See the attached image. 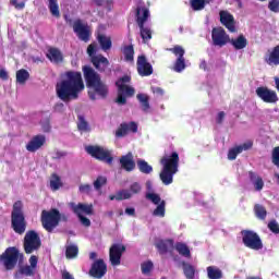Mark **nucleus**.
I'll list each match as a JSON object with an SVG mask.
<instances>
[{"instance_id":"nucleus-1","label":"nucleus","mask_w":279,"mask_h":279,"mask_svg":"<svg viewBox=\"0 0 279 279\" xmlns=\"http://www.w3.org/2000/svg\"><path fill=\"white\" fill-rule=\"evenodd\" d=\"M64 77L56 84L57 97L69 104L73 99H80V94L86 88L84 85V78L82 77V72L80 71H66L63 75Z\"/></svg>"},{"instance_id":"nucleus-2","label":"nucleus","mask_w":279,"mask_h":279,"mask_svg":"<svg viewBox=\"0 0 279 279\" xmlns=\"http://www.w3.org/2000/svg\"><path fill=\"white\" fill-rule=\"evenodd\" d=\"M84 80L86 82L87 88H93L94 92H88V97L92 101L97 99V95L100 99H106L108 97V85L101 81V75L95 71L90 65H84L82 68Z\"/></svg>"},{"instance_id":"nucleus-3","label":"nucleus","mask_w":279,"mask_h":279,"mask_svg":"<svg viewBox=\"0 0 279 279\" xmlns=\"http://www.w3.org/2000/svg\"><path fill=\"white\" fill-rule=\"evenodd\" d=\"M162 170L159 178L166 186L173 184V175L178 173V167H180V155L178 151H173L170 156H163L160 159Z\"/></svg>"},{"instance_id":"nucleus-4","label":"nucleus","mask_w":279,"mask_h":279,"mask_svg":"<svg viewBox=\"0 0 279 279\" xmlns=\"http://www.w3.org/2000/svg\"><path fill=\"white\" fill-rule=\"evenodd\" d=\"M23 258H25V255L21 253L19 247L9 246L0 254V265H2L5 271H13V269H16L19 260L21 262Z\"/></svg>"},{"instance_id":"nucleus-5","label":"nucleus","mask_w":279,"mask_h":279,"mask_svg":"<svg viewBox=\"0 0 279 279\" xmlns=\"http://www.w3.org/2000/svg\"><path fill=\"white\" fill-rule=\"evenodd\" d=\"M11 228L15 234H25L27 230V220H25V214L23 213V202L16 201L13 204L11 213Z\"/></svg>"},{"instance_id":"nucleus-6","label":"nucleus","mask_w":279,"mask_h":279,"mask_svg":"<svg viewBox=\"0 0 279 279\" xmlns=\"http://www.w3.org/2000/svg\"><path fill=\"white\" fill-rule=\"evenodd\" d=\"M130 82H132V77L128 75L120 77L116 82V86L118 88V96L116 98V104H118L119 106H125V104H128V98L136 94V89L128 85L130 84Z\"/></svg>"},{"instance_id":"nucleus-7","label":"nucleus","mask_w":279,"mask_h":279,"mask_svg":"<svg viewBox=\"0 0 279 279\" xmlns=\"http://www.w3.org/2000/svg\"><path fill=\"white\" fill-rule=\"evenodd\" d=\"M40 222L46 232H53L60 226V210L51 208L50 210L44 209L40 216Z\"/></svg>"},{"instance_id":"nucleus-8","label":"nucleus","mask_w":279,"mask_h":279,"mask_svg":"<svg viewBox=\"0 0 279 279\" xmlns=\"http://www.w3.org/2000/svg\"><path fill=\"white\" fill-rule=\"evenodd\" d=\"M87 54L90 58L93 66L98 70L99 73H106V69L110 66V61L104 54H97V44H90L87 47Z\"/></svg>"},{"instance_id":"nucleus-9","label":"nucleus","mask_w":279,"mask_h":279,"mask_svg":"<svg viewBox=\"0 0 279 279\" xmlns=\"http://www.w3.org/2000/svg\"><path fill=\"white\" fill-rule=\"evenodd\" d=\"M23 247L25 254H34L43 247V240L40 235L35 230H28L24 235Z\"/></svg>"},{"instance_id":"nucleus-10","label":"nucleus","mask_w":279,"mask_h":279,"mask_svg":"<svg viewBox=\"0 0 279 279\" xmlns=\"http://www.w3.org/2000/svg\"><path fill=\"white\" fill-rule=\"evenodd\" d=\"M241 235L243 245L248 247V250H254L255 252L263 250V240L260 239V235H258V233L255 231L242 230Z\"/></svg>"},{"instance_id":"nucleus-11","label":"nucleus","mask_w":279,"mask_h":279,"mask_svg":"<svg viewBox=\"0 0 279 279\" xmlns=\"http://www.w3.org/2000/svg\"><path fill=\"white\" fill-rule=\"evenodd\" d=\"M85 150L92 156V158H96V160H100L101 162H107V165H112L114 157L104 147L100 146H86Z\"/></svg>"},{"instance_id":"nucleus-12","label":"nucleus","mask_w":279,"mask_h":279,"mask_svg":"<svg viewBox=\"0 0 279 279\" xmlns=\"http://www.w3.org/2000/svg\"><path fill=\"white\" fill-rule=\"evenodd\" d=\"M167 51H170L174 56H177V60L172 66V71L175 73H182L184 69H186V59H184V54L186 51L180 45L174 46L173 48H168Z\"/></svg>"},{"instance_id":"nucleus-13","label":"nucleus","mask_w":279,"mask_h":279,"mask_svg":"<svg viewBox=\"0 0 279 279\" xmlns=\"http://www.w3.org/2000/svg\"><path fill=\"white\" fill-rule=\"evenodd\" d=\"M72 27L78 40H82L83 43H88L90 40L93 33L90 32V26H88V24H84L82 20L77 19L74 21Z\"/></svg>"},{"instance_id":"nucleus-14","label":"nucleus","mask_w":279,"mask_h":279,"mask_svg":"<svg viewBox=\"0 0 279 279\" xmlns=\"http://www.w3.org/2000/svg\"><path fill=\"white\" fill-rule=\"evenodd\" d=\"M211 43L214 47H226V45L230 44V35L221 26L214 27L211 29Z\"/></svg>"},{"instance_id":"nucleus-15","label":"nucleus","mask_w":279,"mask_h":279,"mask_svg":"<svg viewBox=\"0 0 279 279\" xmlns=\"http://www.w3.org/2000/svg\"><path fill=\"white\" fill-rule=\"evenodd\" d=\"M258 98L264 101V104H276L278 102V94L274 89H269L267 86L257 87L255 90Z\"/></svg>"},{"instance_id":"nucleus-16","label":"nucleus","mask_w":279,"mask_h":279,"mask_svg":"<svg viewBox=\"0 0 279 279\" xmlns=\"http://www.w3.org/2000/svg\"><path fill=\"white\" fill-rule=\"evenodd\" d=\"M123 252H125V245L123 244H112L109 248V260L112 267H119L121 265V256H123Z\"/></svg>"},{"instance_id":"nucleus-17","label":"nucleus","mask_w":279,"mask_h":279,"mask_svg":"<svg viewBox=\"0 0 279 279\" xmlns=\"http://www.w3.org/2000/svg\"><path fill=\"white\" fill-rule=\"evenodd\" d=\"M137 73L141 77H149V75L154 74V66L151 63L147 61V57L145 54H141L137 57Z\"/></svg>"},{"instance_id":"nucleus-18","label":"nucleus","mask_w":279,"mask_h":279,"mask_svg":"<svg viewBox=\"0 0 279 279\" xmlns=\"http://www.w3.org/2000/svg\"><path fill=\"white\" fill-rule=\"evenodd\" d=\"M108 272V266L104 259H97L93 263L89 269V276L92 278L101 279Z\"/></svg>"},{"instance_id":"nucleus-19","label":"nucleus","mask_w":279,"mask_h":279,"mask_svg":"<svg viewBox=\"0 0 279 279\" xmlns=\"http://www.w3.org/2000/svg\"><path fill=\"white\" fill-rule=\"evenodd\" d=\"M136 134L138 132V124L134 121L122 122L116 131V138H123L126 134Z\"/></svg>"},{"instance_id":"nucleus-20","label":"nucleus","mask_w":279,"mask_h":279,"mask_svg":"<svg viewBox=\"0 0 279 279\" xmlns=\"http://www.w3.org/2000/svg\"><path fill=\"white\" fill-rule=\"evenodd\" d=\"M155 247L161 256H165V254H168V252L170 256H173V239L159 240L155 243Z\"/></svg>"},{"instance_id":"nucleus-21","label":"nucleus","mask_w":279,"mask_h":279,"mask_svg":"<svg viewBox=\"0 0 279 279\" xmlns=\"http://www.w3.org/2000/svg\"><path fill=\"white\" fill-rule=\"evenodd\" d=\"M220 23L225 25L231 34L236 33V22H234V15L228 11H220Z\"/></svg>"},{"instance_id":"nucleus-22","label":"nucleus","mask_w":279,"mask_h":279,"mask_svg":"<svg viewBox=\"0 0 279 279\" xmlns=\"http://www.w3.org/2000/svg\"><path fill=\"white\" fill-rule=\"evenodd\" d=\"M47 143V137L45 135L39 134L32 137V140L26 144V150L34 154L40 149Z\"/></svg>"},{"instance_id":"nucleus-23","label":"nucleus","mask_w":279,"mask_h":279,"mask_svg":"<svg viewBox=\"0 0 279 279\" xmlns=\"http://www.w3.org/2000/svg\"><path fill=\"white\" fill-rule=\"evenodd\" d=\"M120 167L128 173H132L136 169V162L134 161V156L132 153H128L120 157Z\"/></svg>"},{"instance_id":"nucleus-24","label":"nucleus","mask_w":279,"mask_h":279,"mask_svg":"<svg viewBox=\"0 0 279 279\" xmlns=\"http://www.w3.org/2000/svg\"><path fill=\"white\" fill-rule=\"evenodd\" d=\"M149 8L145 5H137L135 9V21L137 25H145L149 20Z\"/></svg>"},{"instance_id":"nucleus-25","label":"nucleus","mask_w":279,"mask_h":279,"mask_svg":"<svg viewBox=\"0 0 279 279\" xmlns=\"http://www.w3.org/2000/svg\"><path fill=\"white\" fill-rule=\"evenodd\" d=\"M46 58L52 63V64H62L64 62V54H62V51L56 47H50L48 49V52L46 53Z\"/></svg>"},{"instance_id":"nucleus-26","label":"nucleus","mask_w":279,"mask_h":279,"mask_svg":"<svg viewBox=\"0 0 279 279\" xmlns=\"http://www.w3.org/2000/svg\"><path fill=\"white\" fill-rule=\"evenodd\" d=\"M72 210L74 215H95V209L93 208V204H84V203H78L77 205H74L72 207Z\"/></svg>"},{"instance_id":"nucleus-27","label":"nucleus","mask_w":279,"mask_h":279,"mask_svg":"<svg viewBox=\"0 0 279 279\" xmlns=\"http://www.w3.org/2000/svg\"><path fill=\"white\" fill-rule=\"evenodd\" d=\"M229 45H232L236 51H241V49L247 47V38H245V35L241 34L236 38H230Z\"/></svg>"},{"instance_id":"nucleus-28","label":"nucleus","mask_w":279,"mask_h":279,"mask_svg":"<svg viewBox=\"0 0 279 279\" xmlns=\"http://www.w3.org/2000/svg\"><path fill=\"white\" fill-rule=\"evenodd\" d=\"M248 179L252 182L255 191H260L265 187V181H263V178L258 175L254 171H248Z\"/></svg>"},{"instance_id":"nucleus-29","label":"nucleus","mask_w":279,"mask_h":279,"mask_svg":"<svg viewBox=\"0 0 279 279\" xmlns=\"http://www.w3.org/2000/svg\"><path fill=\"white\" fill-rule=\"evenodd\" d=\"M174 250L180 254V256H183V258H191V248H189V245L184 242H177L174 244Z\"/></svg>"},{"instance_id":"nucleus-30","label":"nucleus","mask_w":279,"mask_h":279,"mask_svg":"<svg viewBox=\"0 0 279 279\" xmlns=\"http://www.w3.org/2000/svg\"><path fill=\"white\" fill-rule=\"evenodd\" d=\"M253 213L256 219H259V221H265V219H267V208L263 204H255L253 207Z\"/></svg>"},{"instance_id":"nucleus-31","label":"nucleus","mask_w":279,"mask_h":279,"mask_svg":"<svg viewBox=\"0 0 279 279\" xmlns=\"http://www.w3.org/2000/svg\"><path fill=\"white\" fill-rule=\"evenodd\" d=\"M266 62L269 65L275 64V66H279V45L272 48L268 58H266Z\"/></svg>"},{"instance_id":"nucleus-32","label":"nucleus","mask_w":279,"mask_h":279,"mask_svg":"<svg viewBox=\"0 0 279 279\" xmlns=\"http://www.w3.org/2000/svg\"><path fill=\"white\" fill-rule=\"evenodd\" d=\"M183 274L186 279H195L196 269L195 266L190 263L182 262Z\"/></svg>"},{"instance_id":"nucleus-33","label":"nucleus","mask_w":279,"mask_h":279,"mask_svg":"<svg viewBox=\"0 0 279 279\" xmlns=\"http://www.w3.org/2000/svg\"><path fill=\"white\" fill-rule=\"evenodd\" d=\"M97 40L102 51H110V49H112V39L110 37H106V35H98Z\"/></svg>"},{"instance_id":"nucleus-34","label":"nucleus","mask_w":279,"mask_h":279,"mask_svg":"<svg viewBox=\"0 0 279 279\" xmlns=\"http://www.w3.org/2000/svg\"><path fill=\"white\" fill-rule=\"evenodd\" d=\"M80 254V248L77 247V245L72 244V245H68L65 247V257L71 260L73 258H77V255Z\"/></svg>"},{"instance_id":"nucleus-35","label":"nucleus","mask_w":279,"mask_h":279,"mask_svg":"<svg viewBox=\"0 0 279 279\" xmlns=\"http://www.w3.org/2000/svg\"><path fill=\"white\" fill-rule=\"evenodd\" d=\"M136 97L142 106L143 112H149V96H147L146 94H137Z\"/></svg>"},{"instance_id":"nucleus-36","label":"nucleus","mask_w":279,"mask_h":279,"mask_svg":"<svg viewBox=\"0 0 279 279\" xmlns=\"http://www.w3.org/2000/svg\"><path fill=\"white\" fill-rule=\"evenodd\" d=\"M207 276L209 279H221L223 277V274L221 272V269L215 266H208Z\"/></svg>"},{"instance_id":"nucleus-37","label":"nucleus","mask_w":279,"mask_h":279,"mask_svg":"<svg viewBox=\"0 0 279 279\" xmlns=\"http://www.w3.org/2000/svg\"><path fill=\"white\" fill-rule=\"evenodd\" d=\"M137 167L141 173H145L146 175H148L149 173H151V171H154V168L147 161H145V159H138Z\"/></svg>"},{"instance_id":"nucleus-38","label":"nucleus","mask_w":279,"mask_h":279,"mask_svg":"<svg viewBox=\"0 0 279 279\" xmlns=\"http://www.w3.org/2000/svg\"><path fill=\"white\" fill-rule=\"evenodd\" d=\"M122 53L126 62H134V46L129 45L124 46L122 49Z\"/></svg>"},{"instance_id":"nucleus-39","label":"nucleus","mask_w":279,"mask_h":279,"mask_svg":"<svg viewBox=\"0 0 279 279\" xmlns=\"http://www.w3.org/2000/svg\"><path fill=\"white\" fill-rule=\"evenodd\" d=\"M138 27L141 38L144 40V43H147V40H151V28L145 26V24L138 25Z\"/></svg>"},{"instance_id":"nucleus-40","label":"nucleus","mask_w":279,"mask_h":279,"mask_svg":"<svg viewBox=\"0 0 279 279\" xmlns=\"http://www.w3.org/2000/svg\"><path fill=\"white\" fill-rule=\"evenodd\" d=\"M48 2L50 14H52L56 19H60V7L58 5V0H48Z\"/></svg>"},{"instance_id":"nucleus-41","label":"nucleus","mask_w":279,"mask_h":279,"mask_svg":"<svg viewBox=\"0 0 279 279\" xmlns=\"http://www.w3.org/2000/svg\"><path fill=\"white\" fill-rule=\"evenodd\" d=\"M29 80V72L25 69H21L16 72L17 84H25Z\"/></svg>"},{"instance_id":"nucleus-42","label":"nucleus","mask_w":279,"mask_h":279,"mask_svg":"<svg viewBox=\"0 0 279 279\" xmlns=\"http://www.w3.org/2000/svg\"><path fill=\"white\" fill-rule=\"evenodd\" d=\"M77 119V130L80 132H90V125L88 124L84 116H78Z\"/></svg>"},{"instance_id":"nucleus-43","label":"nucleus","mask_w":279,"mask_h":279,"mask_svg":"<svg viewBox=\"0 0 279 279\" xmlns=\"http://www.w3.org/2000/svg\"><path fill=\"white\" fill-rule=\"evenodd\" d=\"M60 186H62L60 175H58L57 173H52L50 179V189H52V191H58Z\"/></svg>"},{"instance_id":"nucleus-44","label":"nucleus","mask_w":279,"mask_h":279,"mask_svg":"<svg viewBox=\"0 0 279 279\" xmlns=\"http://www.w3.org/2000/svg\"><path fill=\"white\" fill-rule=\"evenodd\" d=\"M15 276H35V271L32 269L29 265L21 266L16 271Z\"/></svg>"},{"instance_id":"nucleus-45","label":"nucleus","mask_w":279,"mask_h":279,"mask_svg":"<svg viewBox=\"0 0 279 279\" xmlns=\"http://www.w3.org/2000/svg\"><path fill=\"white\" fill-rule=\"evenodd\" d=\"M107 184H108V178H106L104 175H99L94 181V189H95V191H101V187L106 186Z\"/></svg>"},{"instance_id":"nucleus-46","label":"nucleus","mask_w":279,"mask_h":279,"mask_svg":"<svg viewBox=\"0 0 279 279\" xmlns=\"http://www.w3.org/2000/svg\"><path fill=\"white\" fill-rule=\"evenodd\" d=\"M167 203L161 201L160 204L154 209V217H165Z\"/></svg>"},{"instance_id":"nucleus-47","label":"nucleus","mask_w":279,"mask_h":279,"mask_svg":"<svg viewBox=\"0 0 279 279\" xmlns=\"http://www.w3.org/2000/svg\"><path fill=\"white\" fill-rule=\"evenodd\" d=\"M191 8L195 12H199V10H204L206 8V0H191Z\"/></svg>"},{"instance_id":"nucleus-48","label":"nucleus","mask_w":279,"mask_h":279,"mask_svg":"<svg viewBox=\"0 0 279 279\" xmlns=\"http://www.w3.org/2000/svg\"><path fill=\"white\" fill-rule=\"evenodd\" d=\"M132 197V193L130 190H121L116 194L117 202H121L123 199H130Z\"/></svg>"},{"instance_id":"nucleus-49","label":"nucleus","mask_w":279,"mask_h":279,"mask_svg":"<svg viewBox=\"0 0 279 279\" xmlns=\"http://www.w3.org/2000/svg\"><path fill=\"white\" fill-rule=\"evenodd\" d=\"M241 149L242 148L239 146L230 148L228 151V160H236V157L241 154Z\"/></svg>"},{"instance_id":"nucleus-50","label":"nucleus","mask_w":279,"mask_h":279,"mask_svg":"<svg viewBox=\"0 0 279 279\" xmlns=\"http://www.w3.org/2000/svg\"><path fill=\"white\" fill-rule=\"evenodd\" d=\"M151 269H154V263L150 260L142 264V274H144V276H149V274H151Z\"/></svg>"},{"instance_id":"nucleus-51","label":"nucleus","mask_w":279,"mask_h":279,"mask_svg":"<svg viewBox=\"0 0 279 279\" xmlns=\"http://www.w3.org/2000/svg\"><path fill=\"white\" fill-rule=\"evenodd\" d=\"M267 228L272 234H279V223L276 219L270 220Z\"/></svg>"},{"instance_id":"nucleus-52","label":"nucleus","mask_w":279,"mask_h":279,"mask_svg":"<svg viewBox=\"0 0 279 279\" xmlns=\"http://www.w3.org/2000/svg\"><path fill=\"white\" fill-rule=\"evenodd\" d=\"M143 191V186H141V183L134 182L130 185L129 192H131V195H138Z\"/></svg>"},{"instance_id":"nucleus-53","label":"nucleus","mask_w":279,"mask_h":279,"mask_svg":"<svg viewBox=\"0 0 279 279\" xmlns=\"http://www.w3.org/2000/svg\"><path fill=\"white\" fill-rule=\"evenodd\" d=\"M146 198L149 199L155 205H160V202H162V199L160 198V195L156 193L146 194Z\"/></svg>"},{"instance_id":"nucleus-54","label":"nucleus","mask_w":279,"mask_h":279,"mask_svg":"<svg viewBox=\"0 0 279 279\" xmlns=\"http://www.w3.org/2000/svg\"><path fill=\"white\" fill-rule=\"evenodd\" d=\"M272 165L279 169V146L272 149Z\"/></svg>"},{"instance_id":"nucleus-55","label":"nucleus","mask_w":279,"mask_h":279,"mask_svg":"<svg viewBox=\"0 0 279 279\" xmlns=\"http://www.w3.org/2000/svg\"><path fill=\"white\" fill-rule=\"evenodd\" d=\"M268 9L270 10V12H275V14H278V12H279V0H271L268 3Z\"/></svg>"},{"instance_id":"nucleus-56","label":"nucleus","mask_w":279,"mask_h":279,"mask_svg":"<svg viewBox=\"0 0 279 279\" xmlns=\"http://www.w3.org/2000/svg\"><path fill=\"white\" fill-rule=\"evenodd\" d=\"M80 193H84L85 195H90V192L93 191V186L90 184H81L78 186Z\"/></svg>"},{"instance_id":"nucleus-57","label":"nucleus","mask_w":279,"mask_h":279,"mask_svg":"<svg viewBox=\"0 0 279 279\" xmlns=\"http://www.w3.org/2000/svg\"><path fill=\"white\" fill-rule=\"evenodd\" d=\"M78 217V221H81L82 226H84V228H90V219H88L86 216L84 215H76Z\"/></svg>"},{"instance_id":"nucleus-58","label":"nucleus","mask_w":279,"mask_h":279,"mask_svg":"<svg viewBox=\"0 0 279 279\" xmlns=\"http://www.w3.org/2000/svg\"><path fill=\"white\" fill-rule=\"evenodd\" d=\"M10 5H13L15 10H24L25 9V2H19V0H10Z\"/></svg>"},{"instance_id":"nucleus-59","label":"nucleus","mask_w":279,"mask_h":279,"mask_svg":"<svg viewBox=\"0 0 279 279\" xmlns=\"http://www.w3.org/2000/svg\"><path fill=\"white\" fill-rule=\"evenodd\" d=\"M29 266L28 267H32V269H36V267H38V257L36 255H32L29 257Z\"/></svg>"},{"instance_id":"nucleus-60","label":"nucleus","mask_w":279,"mask_h":279,"mask_svg":"<svg viewBox=\"0 0 279 279\" xmlns=\"http://www.w3.org/2000/svg\"><path fill=\"white\" fill-rule=\"evenodd\" d=\"M151 93L156 95V97H162L165 95V89L161 87H151Z\"/></svg>"},{"instance_id":"nucleus-61","label":"nucleus","mask_w":279,"mask_h":279,"mask_svg":"<svg viewBox=\"0 0 279 279\" xmlns=\"http://www.w3.org/2000/svg\"><path fill=\"white\" fill-rule=\"evenodd\" d=\"M253 146H254L253 142H246V143H244L242 145H239L238 147L241 148V154H243V151H247Z\"/></svg>"},{"instance_id":"nucleus-62","label":"nucleus","mask_w":279,"mask_h":279,"mask_svg":"<svg viewBox=\"0 0 279 279\" xmlns=\"http://www.w3.org/2000/svg\"><path fill=\"white\" fill-rule=\"evenodd\" d=\"M225 119H226V112L220 111L216 118V123H218V125H221Z\"/></svg>"},{"instance_id":"nucleus-63","label":"nucleus","mask_w":279,"mask_h":279,"mask_svg":"<svg viewBox=\"0 0 279 279\" xmlns=\"http://www.w3.org/2000/svg\"><path fill=\"white\" fill-rule=\"evenodd\" d=\"M8 78H9L8 72L3 69H0V80H3L4 82H7Z\"/></svg>"},{"instance_id":"nucleus-64","label":"nucleus","mask_w":279,"mask_h":279,"mask_svg":"<svg viewBox=\"0 0 279 279\" xmlns=\"http://www.w3.org/2000/svg\"><path fill=\"white\" fill-rule=\"evenodd\" d=\"M62 279H75L71 272L63 270L62 271Z\"/></svg>"}]
</instances>
